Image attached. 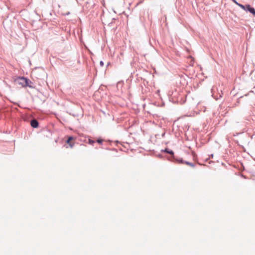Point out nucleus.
<instances>
[{
	"instance_id": "obj_1",
	"label": "nucleus",
	"mask_w": 255,
	"mask_h": 255,
	"mask_svg": "<svg viewBox=\"0 0 255 255\" xmlns=\"http://www.w3.org/2000/svg\"><path fill=\"white\" fill-rule=\"evenodd\" d=\"M14 82L16 84L21 85L23 87H32V86L30 85V84L32 83L31 81L29 79L24 77H18L14 79Z\"/></svg>"
},
{
	"instance_id": "obj_2",
	"label": "nucleus",
	"mask_w": 255,
	"mask_h": 255,
	"mask_svg": "<svg viewBox=\"0 0 255 255\" xmlns=\"http://www.w3.org/2000/svg\"><path fill=\"white\" fill-rule=\"evenodd\" d=\"M161 151L168 153L170 155V156H166V158L168 160L171 161L173 158H175L174 152L172 150L168 148H165L164 149H161Z\"/></svg>"
},
{
	"instance_id": "obj_3",
	"label": "nucleus",
	"mask_w": 255,
	"mask_h": 255,
	"mask_svg": "<svg viewBox=\"0 0 255 255\" xmlns=\"http://www.w3.org/2000/svg\"><path fill=\"white\" fill-rule=\"evenodd\" d=\"M244 8H242L247 12H250L254 16H255V9L254 7H252L250 4L244 5Z\"/></svg>"
},
{
	"instance_id": "obj_4",
	"label": "nucleus",
	"mask_w": 255,
	"mask_h": 255,
	"mask_svg": "<svg viewBox=\"0 0 255 255\" xmlns=\"http://www.w3.org/2000/svg\"><path fill=\"white\" fill-rule=\"evenodd\" d=\"M30 125L33 128H37L39 127V123L36 119H32L30 121Z\"/></svg>"
},
{
	"instance_id": "obj_5",
	"label": "nucleus",
	"mask_w": 255,
	"mask_h": 255,
	"mask_svg": "<svg viewBox=\"0 0 255 255\" xmlns=\"http://www.w3.org/2000/svg\"><path fill=\"white\" fill-rule=\"evenodd\" d=\"M171 161L177 162L180 164H185V162H186V161L184 160L182 158H176L175 156V158H173Z\"/></svg>"
},
{
	"instance_id": "obj_6",
	"label": "nucleus",
	"mask_w": 255,
	"mask_h": 255,
	"mask_svg": "<svg viewBox=\"0 0 255 255\" xmlns=\"http://www.w3.org/2000/svg\"><path fill=\"white\" fill-rule=\"evenodd\" d=\"M73 139V137L72 136H70L68 137L66 141V142L68 144L70 147H73L74 144L71 142V140Z\"/></svg>"
},
{
	"instance_id": "obj_7",
	"label": "nucleus",
	"mask_w": 255,
	"mask_h": 255,
	"mask_svg": "<svg viewBox=\"0 0 255 255\" xmlns=\"http://www.w3.org/2000/svg\"><path fill=\"white\" fill-rule=\"evenodd\" d=\"M232 1H233L235 3H236L237 5H238L239 6H240L241 8H244V5L241 4V3H240L239 2H237V1L236 0H231Z\"/></svg>"
},
{
	"instance_id": "obj_8",
	"label": "nucleus",
	"mask_w": 255,
	"mask_h": 255,
	"mask_svg": "<svg viewBox=\"0 0 255 255\" xmlns=\"http://www.w3.org/2000/svg\"><path fill=\"white\" fill-rule=\"evenodd\" d=\"M185 164L186 165H188L192 167H194L195 166V164H194L193 163L187 161H186V162H185Z\"/></svg>"
},
{
	"instance_id": "obj_9",
	"label": "nucleus",
	"mask_w": 255,
	"mask_h": 255,
	"mask_svg": "<svg viewBox=\"0 0 255 255\" xmlns=\"http://www.w3.org/2000/svg\"><path fill=\"white\" fill-rule=\"evenodd\" d=\"M222 94H223L222 93V94H219V96L218 97V96H215L214 95V94L212 93V96L216 100H217L220 99L222 97Z\"/></svg>"
},
{
	"instance_id": "obj_10",
	"label": "nucleus",
	"mask_w": 255,
	"mask_h": 255,
	"mask_svg": "<svg viewBox=\"0 0 255 255\" xmlns=\"http://www.w3.org/2000/svg\"><path fill=\"white\" fill-rule=\"evenodd\" d=\"M95 141L91 139H89L88 140V143L90 144H93Z\"/></svg>"
},
{
	"instance_id": "obj_11",
	"label": "nucleus",
	"mask_w": 255,
	"mask_h": 255,
	"mask_svg": "<svg viewBox=\"0 0 255 255\" xmlns=\"http://www.w3.org/2000/svg\"><path fill=\"white\" fill-rule=\"evenodd\" d=\"M103 140L101 138H98L97 140V142L99 143V144H102L103 143Z\"/></svg>"
},
{
	"instance_id": "obj_12",
	"label": "nucleus",
	"mask_w": 255,
	"mask_h": 255,
	"mask_svg": "<svg viewBox=\"0 0 255 255\" xmlns=\"http://www.w3.org/2000/svg\"><path fill=\"white\" fill-rule=\"evenodd\" d=\"M158 157L160 158H162L163 157H165L166 158V156H164L162 154H158L157 155Z\"/></svg>"
},
{
	"instance_id": "obj_13",
	"label": "nucleus",
	"mask_w": 255,
	"mask_h": 255,
	"mask_svg": "<svg viewBox=\"0 0 255 255\" xmlns=\"http://www.w3.org/2000/svg\"><path fill=\"white\" fill-rule=\"evenodd\" d=\"M100 65L101 66H103L104 65V62L103 61H101L100 62Z\"/></svg>"
},
{
	"instance_id": "obj_14",
	"label": "nucleus",
	"mask_w": 255,
	"mask_h": 255,
	"mask_svg": "<svg viewBox=\"0 0 255 255\" xmlns=\"http://www.w3.org/2000/svg\"><path fill=\"white\" fill-rule=\"evenodd\" d=\"M165 132H164V133H162V137H164V135H165Z\"/></svg>"
},
{
	"instance_id": "obj_15",
	"label": "nucleus",
	"mask_w": 255,
	"mask_h": 255,
	"mask_svg": "<svg viewBox=\"0 0 255 255\" xmlns=\"http://www.w3.org/2000/svg\"><path fill=\"white\" fill-rule=\"evenodd\" d=\"M69 13H70V12H67V13H66V15H68Z\"/></svg>"
}]
</instances>
